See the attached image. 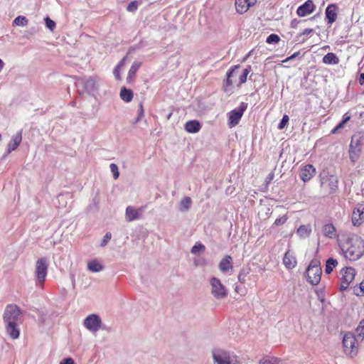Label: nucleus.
<instances>
[{"label": "nucleus", "mask_w": 364, "mask_h": 364, "mask_svg": "<svg viewBox=\"0 0 364 364\" xmlns=\"http://www.w3.org/2000/svg\"><path fill=\"white\" fill-rule=\"evenodd\" d=\"M283 262L285 267L288 269L294 268L296 264V258L291 255L289 251H287L283 258Z\"/></svg>", "instance_id": "23"}, {"label": "nucleus", "mask_w": 364, "mask_h": 364, "mask_svg": "<svg viewBox=\"0 0 364 364\" xmlns=\"http://www.w3.org/2000/svg\"><path fill=\"white\" fill-rule=\"evenodd\" d=\"M144 208H136L134 206L129 205L125 210V220L127 222H132L134 220H140L143 217Z\"/></svg>", "instance_id": "11"}, {"label": "nucleus", "mask_w": 364, "mask_h": 364, "mask_svg": "<svg viewBox=\"0 0 364 364\" xmlns=\"http://www.w3.org/2000/svg\"><path fill=\"white\" fill-rule=\"evenodd\" d=\"M110 171L113 173V177L114 179H117L119 176V173L118 171V166L115 164H111L110 166Z\"/></svg>", "instance_id": "44"}, {"label": "nucleus", "mask_w": 364, "mask_h": 364, "mask_svg": "<svg viewBox=\"0 0 364 364\" xmlns=\"http://www.w3.org/2000/svg\"><path fill=\"white\" fill-rule=\"evenodd\" d=\"M338 264V262L336 259L333 258H329L326 261L325 272L326 274H330L333 271V267H335Z\"/></svg>", "instance_id": "33"}, {"label": "nucleus", "mask_w": 364, "mask_h": 364, "mask_svg": "<svg viewBox=\"0 0 364 364\" xmlns=\"http://www.w3.org/2000/svg\"><path fill=\"white\" fill-rule=\"evenodd\" d=\"M247 107V105L245 102H241L240 107L228 112V126L232 128L239 124L244 112Z\"/></svg>", "instance_id": "8"}, {"label": "nucleus", "mask_w": 364, "mask_h": 364, "mask_svg": "<svg viewBox=\"0 0 364 364\" xmlns=\"http://www.w3.org/2000/svg\"><path fill=\"white\" fill-rule=\"evenodd\" d=\"M338 6L335 4H329L326 9V18L328 24L331 25L337 18Z\"/></svg>", "instance_id": "15"}, {"label": "nucleus", "mask_w": 364, "mask_h": 364, "mask_svg": "<svg viewBox=\"0 0 364 364\" xmlns=\"http://www.w3.org/2000/svg\"><path fill=\"white\" fill-rule=\"evenodd\" d=\"M171 116V114H169L168 116V118H170Z\"/></svg>", "instance_id": "61"}, {"label": "nucleus", "mask_w": 364, "mask_h": 364, "mask_svg": "<svg viewBox=\"0 0 364 364\" xmlns=\"http://www.w3.org/2000/svg\"><path fill=\"white\" fill-rule=\"evenodd\" d=\"M87 269L92 272H99L103 269V266L100 262L94 259L88 262Z\"/></svg>", "instance_id": "25"}, {"label": "nucleus", "mask_w": 364, "mask_h": 364, "mask_svg": "<svg viewBox=\"0 0 364 364\" xmlns=\"http://www.w3.org/2000/svg\"><path fill=\"white\" fill-rule=\"evenodd\" d=\"M252 70L251 66H247L245 69L243 70L242 73L239 77V82L237 85H240L243 83H245L247 80V75Z\"/></svg>", "instance_id": "34"}, {"label": "nucleus", "mask_w": 364, "mask_h": 364, "mask_svg": "<svg viewBox=\"0 0 364 364\" xmlns=\"http://www.w3.org/2000/svg\"><path fill=\"white\" fill-rule=\"evenodd\" d=\"M360 291L363 294H364V284H363V282H361L360 284Z\"/></svg>", "instance_id": "56"}, {"label": "nucleus", "mask_w": 364, "mask_h": 364, "mask_svg": "<svg viewBox=\"0 0 364 364\" xmlns=\"http://www.w3.org/2000/svg\"><path fill=\"white\" fill-rule=\"evenodd\" d=\"M323 63L326 65H336L339 63V59L333 53H328L323 58Z\"/></svg>", "instance_id": "24"}, {"label": "nucleus", "mask_w": 364, "mask_h": 364, "mask_svg": "<svg viewBox=\"0 0 364 364\" xmlns=\"http://www.w3.org/2000/svg\"><path fill=\"white\" fill-rule=\"evenodd\" d=\"M45 23H46V27L51 31H53L55 28V26H56L55 23L53 20H51L49 17L47 16L45 18Z\"/></svg>", "instance_id": "42"}, {"label": "nucleus", "mask_w": 364, "mask_h": 364, "mask_svg": "<svg viewBox=\"0 0 364 364\" xmlns=\"http://www.w3.org/2000/svg\"><path fill=\"white\" fill-rule=\"evenodd\" d=\"M360 342L358 341L357 336L353 333L348 332L346 333L343 339L345 353L350 356L355 355L358 351V345Z\"/></svg>", "instance_id": "5"}, {"label": "nucleus", "mask_w": 364, "mask_h": 364, "mask_svg": "<svg viewBox=\"0 0 364 364\" xmlns=\"http://www.w3.org/2000/svg\"><path fill=\"white\" fill-rule=\"evenodd\" d=\"M201 126L198 121H188L185 124V129L188 133H197L200 131Z\"/></svg>", "instance_id": "21"}, {"label": "nucleus", "mask_w": 364, "mask_h": 364, "mask_svg": "<svg viewBox=\"0 0 364 364\" xmlns=\"http://www.w3.org/2000/svg\"><path fill=\"white\" fill-rule=\"evenodd\" d=\"M323 235L329 238L336 236V228L332 224H326L323 228Z\"/></svg>", "instance_id": "30"}, {"label": "nucleus", "mask_w": 364, "mask_h": 364, "mask_svg": "<svg viewBox=\"0 0 364 364\" xmlns=\"http://www.w3.org/2000/svg\"><path fill=\"white\" fill-rule=\"evenodd\" d=\"M171 116V114H169L168 116V118H170Z\"/></svg>", "instance_id": "60"}, {"label": "nucleus", "mask_w": 364, "mask_h": 364, "mask_svg": "<svg viewBox=\"0 0 364 364\" xmlns=\"http://www.w3.org/2000/svg\"><path fill=\"white\" fill-rule=\"evenodd\" d=\"M210 284L211 286V294L216 299H223L227 296L228 290L219 279L212 277L210 280Z\"/></svg>", "instance_id": "6"}, {"label": "nucleus", "mask_w": 364, "mask_h": 364, "mask_svg": "<svg viewBox=\"0 0 364 364\" xmlns=\"http://www.w3.org/2000/svg\"><path fill=\"white\" fill-rule=\"evenodd\" d=\"M352 223L355 226H359L364 223V208L358 207L353 210Z\"/></svg>", "instance_id": "17"}, {"label": "nucleus", "mask_w": 364, "mask_h": 364, "mask_svg": "<svg viewBox=\"0 0 364 364\" xmlns=\"http://www.w3.org/2000/svg\"><path fill=\"white\" fill-rule=\"evenodd\" d=\"M341 247L345 257L351 261L360 259L364 254V240L354 234L347 235Z\"/></svg>", "instance_id": "2"}, {"label": "nucleus", "mask_w": 364, "mask_h": 364, "mask_svg": "<svg viewBox=\"0 0 364 364\" xmlns=\"http://www.w3.org/2000/svg\"><path fill=\"white\" fill-rule=\"evenodd\" d=\"M60 364H74V360L71 358L63 359Z\"/></svg>", "instance_id": "52"}, {"label": "nucleus", "mask_w": 364, "mask_h": 364, "mask_svg": "<svg viewBox=\"0 0 364 364\" xmlns=\"http://www.w3.org/2000/svg\"><path fill=\"white\" fill-rule=\"evenodd\" d=\"M114 75L117 80H121L120 73H119V68L116 67L114 70Z\"/></svg>", "instance_id": "51"}, {"label": "nucleus", "mask_w": 364, "mask_h": 364, "mask_svg": "<svg viewBox=\"0 0 364 364\" xmlns=\"http://www.w3.org/2000/svg\"><path fill=\"white\" fill-rule=\"evenodd\" d=\"M4 66V61L0 58V72L2 70Z\"/></svg>", "instance_id": "57"}, {"label": "nucleus", "mask_w": 364, "mask_h": 364, "mask_svg": "<svg viewBox=\"0 0 364 364\" xmlns=\"http://www.w3.org/2000/svg\"><path fill=\"white\" fill-rule=\"evenodd\" d=\"M120 97L123 101L129 102L133 99V92L129 89L123 87L120 91Z\"/></svg>", "instance_id": "26"}, {"label": "nucleus", "mask_w": 364, "mask_h": 364, "mask_svg": "<svg viewBox=\"0 0 364 364\" xmlns=\"http://www.w3.org/2000/svg\"><path fill=\"white\" fill-rule=\"evenodd\" d=\"M28 23V20L23 16H17L13 21V24L18 26H26Z\"/></svg>", "instance_id": "36"}, {"label": "nucleus", "mask_w": 364, "mask_h": 364, "mask_svg": "<svg viewBox=\"0 0 364 364\" xmlns=\"http://www.w3.org/2000/svg\"><path fill=\"white\" fill-rule=\"evenodd\" d=\"M102 321L97 314H90L84 320L85 327L90 331L95 333L101 327Z\"/></svg>", "instance_id": "10"}, {"label": "nucleus", "mask_w": 364, "mask_h": 364, "mask_svg": "<svg viewBox=\"0 0 364 364\" xmlns=\"http://www.w3.org/2000/svg\"><path fill=\"white\" fill-rule=\"evenodd\" d=\"M85 90L90 94H93L98 88V83L95 78L90 77L84 81Z\"/></svg>", "instance_id": "20"}, {"label": "nucleus", "mask_w": 364, "mask_h": 364, "mask_svg": "<svg viewBox=\"0 0 364 364\" xmlns=\"http://www.w3.org/2000/svg\"><path fill=\"white\" fill-rule=\"evenodd\" d=\"M355 336H357L358 341H363L364 339V318L360 321L358 326L356 328Z\"/></svg>", "instance_id": "31"}, {"label": "nucleus", "mask_w": 364, "mask_h": 364, "mask_svg": "<svg viewBox=\"0 0 364 364\" xmlns=\"http://www.w3.org/2000/svg\"><path fill=\"white\" fill-rule=\"evenodd\" d=\"M311 232V229L310 227L307 225H301L298 229L296 233L301 238L307 237L310 232Z\"/></svg>", "instance_id": "32"}, {"label": "nucleus", "mask_w": 364, "mask_h": 364, "mask_svg": "<svg viewBox=\"0 0 364 364\" xmlns=\"http://www.w3.org/2000/svg\"><path fill=\"white\" fill-rule=\"evenodd\" d=\"M300 55V52H296L294 54H292L291 56L287 58L285 60H283V63H287L292 59H294L296 57L299 56Z\"/></svg>", "instance_id": "49"}, {"label": "nucleus", "mask_w": 364, "mask_h": 364, "mask_svg": "<svg viewBox=\"0 0 364 364\" xmlns=\"http://www.w3.org/2000/svg\"><path fill=\"white\" fill-rule=\"evenodd\" d=\"M361 149H349L350 159L353 163H355L359 159Z\"/></svg>", "instance_id": "35"}, {"label": "nucleus", "mask_w": 364, "mask_h": 364, "mask_svg": "<svg viewBox=\"0 0 364 364\" xmlns=\"http://www.w3.org/2000/svg\"><path fill=\"white\" fill-rule=\"evenodd\" d=\"M139 4L140 2L139 1H132L128 4L127 10L129 12H135L138 9Z\"/></svg>", "instance_id": "39"}, {"label": "nucleus", "mask_w": 364, "mask_h": 364, "mask_svg": "<svg viewBox=\"0 0 364 364\" xmlns=\"http://www.w3.org/2000/svg\"><path fill=\"white\" fill-rule=\"evenodd\" d=\"M4 321L6 333L11 339H17L20 336L18 326L22 323V311L15 304L7 305L4 313Z\"/></svg>", "instance_id": "1"}, {"label": "nucleus", "mask_w": 364, "mask_h": 364, "mask_svg": "<svg viewBox=\"0 0 364 364\" xmlns=\"http://www.w3.org/2000/svg\"><path fill=\"white\" fill-rule=\"evenodd\" d=\"M320 264L319 259H314L306 269L307 280L312 285L318 284L321 280L322 271Z\"/></svg>", "instance_id": "4"}, {"label": "nucleus", "mask_w": 364, "mask_h": 364, "mask_svg": "<svg viewBox=\"0 0 364 364\" xmlns=\"http://www.w3.org/2000/svg\"><path fill=\"white\" fill-rule=\"evenodd\" d=\"M340 274L341 275L340 290L344 291L348 289L350 284L353 281L355 270L353 267H344L341 270Z\"/></svg>", "instance_id": "9"}, {"label": "nucleus", "mask_w": 364, "mask_h": 364, "mask_svg": "<svg viewBox=\"0 0 364 364\" xmlns=\"http://www.w3.org/2000/svg\"><path fill=\"white\" fill-rule=\"evenodd\" d=\"M213 359L214 364H242L238 356L221 349L213 351Z\"/></svg>", "instance_id": "3"}, {"label": "nucleus", "mask_w": 364, "mask_h": 364, "mask_svg": "<svg viewBox=\"0 0 364 364\" xmlns=\"http://www.w3.org/2000/svg\"><path fill=\"white\" fill-rule=\"evenodd\" d=\"M364 140L363 136L360 134H355L351 138V141L350 144V148L351 149H358L362 150V144Z\"/></svg>", "instance_id": "22"}, {"label": "nucleus", "mask_w": 364, "mask_h": 364, "mask_svg": "<svg viewBox=\"0 0 364 364\" xmlns=\"http://www.w3.org/2000/svg\"><path fill=\"white\" fill-rule=\"evenodd\" d=\"M111 237H112V234L110 232H107L104 236V238L100 244V246L105 247L107 244V242L110 240Z\"/></svg>", "instance_id": "47"}, {"label": "nucleus", "mask_w": 364, "mask_h": 364, "mask_svg": "<svg viewBox=\"0 0 364 364\" xmlns=\"http://www.w3.org/2000/svg\"><path fill=\"white\" fill-rule=\"evenodd\" d=\"M299 23V21L296 19H294L291 22V28H296L297 26V24Z\"/></svg>", "instance_id": "55"}, {"label": "nucleus", "mask_w": 364, "mask_h": 364, "mask_svg": "<svg viewBox=\"0 0 364 364\" xmlns=\"http://www.w3.org/2000/svg\"><path fill=\"white\" fill-rule=\"evenodd\" d=\"M314 32L312 28H306L304 30L302 33L299 34V36H308Z\"/></svg>", "instance_id": "50"}, {"label": "nucleus", "mask_w": 364, "mask_h": 364, "mask_svg": "<svg viewBox=\"0 0 364 364\" xmlns=\"http://www.w3.org/2000/svg\"><path fill=\"white\" fill-rule=\"evenodd\" d=\"M22 141V130H20L16 134L14 135L11 140L9 142L6 149V154L16 150Z\"/></svg>", "instance_id": "14"}, {"label": "nucleus", "mask_w": 364, "mask_h": 364, "mask_svg": "<svg viewBox=\"0 0 364 364\" xmlns=\"http://www.w3.org/2000/svg\"><path fill=\"white\" fill-rule=\"evenodd\" d=\"M280 41V38L278 35L272 33L270 34L267 38V43L269 44L277 43Z\"/></svg>", "instance_id": "41"}, {"label": "nucleus", "mask_w": 364, "mask_h": 364, "mask_svg": "<svg viewBox=\"0 0 364 364\" xmlns=\"http://www.w3.org/2000/svg\"><path fill=\"white\" fill-rule=\"evenodd\" d=\"M143 116H144L143 105L141 103H140L139 105L138 116L136 119V122H139L142 118Z\"/></svg>", "instance_id": "48"}, {"label": "nucleus", "mask_w": 364, "mask_h": 364, "mask_svg": "<svg viewBox=\"0 0 364 364\" xmlns=\"http://www.w3.org/2000/svg\"><path fill=\"white\" fill-rule=\"evenodd\" d=\"M218 268L223 273H228L230 270H232L233 268L232 257L230 255H226L219 262Z\"/></svg>", "instance_id": "18"}, {"label": "nucleus", "mask_w": 364, "mask_h": 364, "mask_svg": "<svg viewBox=\"0 0 364 364\" xmlns=\"http://www.w3.org/2000/svg\"><path fill=\"white\" fill-rule=\"evenodd\" d=\"M126 58H123L119 63L117 64L116 67L119 68L120 69L121 67H122L125 63Z\"/></svg>", "instance_id": "53"}, {"label": "nucleus", "mask_w": 364, "mask_h": 364, "mask_svg": "<svg viewBox=\"0 0 364 364\" xmlns=\"http://www.w3.org/2000/svg\"><path fill=\"white\" fill-rule=\"evenodd\" d=\"M240 68V66L239 65H234L231 67V68L227 72V80L225 82V85L227 87L231 86L234 84V82H236V81L233 80L232 78L237 75L238 70Z\"/></svg>", "instance_id": "19"}, {"label": "nucleus", "mask_w": 364, "mask_h": 364, "mask_svg": "<svg viewBox=\"0 0 364 364\" xmlns=\"http://www.w3.org/2000/svg\"><path fill=\"white\" fill-rule=\"evenodd\" d=\"M2 140V136L1 134H0V141Z\"/></svg>", "instance_id": "58"}, {"label": "nucleus", "mask_w": 364, "mask_h": 364, "mask_svg": "<svg viewBox=\"0 0 364 364\" xmlns=\"http://www.w3.org/2000/svg\"><path fill=\"white\" fill-rule=\"evenodd\" d=\"M350 119V115L348 113H346L343 117L342 121L338 123V124L332 130V133L335 134L337 131L343 127L344 124L349 121Z\"/></svg>", "instance_id": "37"}, {"label": "nucleus", "mask_w": 364, "mask_h": 364, "mask_svg": "<svg viewBox=\"0 0 364 364\" xmlns=\"http://www.w3.org/2000/svg\"><path fill=\"white\" fill-rule=\"evenodd\" d=\"M48 267V261L46 257H41L36 261L35 274L38 282H44L47 276Z\"/></svg>", "instance_id": "7"}, {"label": "nucleus", "mask_w": 364, "mask_h": 364, "mask_svg": "<svg viewBox=\"0 0 364 364\" xmlns=\"http://www.w3.org/2000/svg\"><path fill=\"white\" fill-rule=\"evenodd\" d=\"M287 219H288V217L286 215H284L277 218L276 220L274 221V224L276 226L282 225L287 222Z\"/></svg>", "instance_id": "45"}, {"label": "nucleus", "mask_w": 364, "mask_h": 364, "mask_svg": "<svg viewBox=\"0 0 364 364\" xmlns=\"http://www.w3.org/2000/svg\"><path fill=\"white\" fill-rule=\"evenodd\" d=\"M315 173V168L312 165L308 164L301 170L299 176L303 181L306 182L314 176Z\"/></svg>", "instance_id": "16"}, {"label": "nucleus", "mask_w": 364, "mask_h": 364, "mask_svg": "<svg viewBox=\"0 0 364 364\" xmlns=\"http://www.w3.org/2000/svg\"><path fill=\"white\" fill-rule=\"evenodd\" d=\"M256 0H235V8L237 13L242 14L255 4Z\"/></svg>", "instance_id": "13"}, {"label": "nucleus", "mask_w": 364, "mask_h": 364, "mask_svg": "<svg viewBox=\"0 0 364 364\" xmlns=\"http://www.w3.org/2000/svg\"><path fill=\"white\" fill-rule=\"evenodd\" d=\"M289 120V118L288 115L284 114L283 116L280 123L278 125V128L279 129H283L286 127V125L287 124Z\"/></svg>", "instance_id": "46"}, {"label": "nucleus", "mask_w": 364, "mask_h": 364, "mask_svg": "<svg viewBox=\"0 0 364 364\" xmlns=\"http://www.w3.org/2000/svg\"><path fill=\"white\" fill-rule=\"evenodd\" d=\"M249 274V271L247 269H242L239 272V274H238V280L241 282V283H245V277L246 276Z\"/></svg>", "instance_id": "43"}, {"label": "nucleus", "mask_w": 364, "mask_h": 364, "mask_svg": "<svg viewBox=\"0 0 364 364\" xmlns=\"http://www.w3.org/2000/svg\"><path fill=\"white\" fill-rule=\"evenodd\" d=\"M315 7L312 0H307L304 4L298 7L296 14L299 16L304 17L311 14L314 11Z\"/></svg>", "instance_id": "12"}, {"label": "nucleus", "mask_w": 364, "mask_h": 364, "mask_svg": "<svg viewBox=\"0 0 364 364\" xmlns=\"http://www.w3.org/2000/svg\"><path fill=\"white\" fill-rule=\"evenodd\" d=\"M326 181L328 182V186L331 190V193H334L338 188V179L334 176H329L326 179Z\"/></svg>", "instance_id": "29"}, {"label": "nucleus", "mask_w": 364, "mask_h": 364, "mask_svg": "<svg viewBox=\"0 0 364 364\" xmlns=\"http://www.w3.org/2000/svg\"><path fill=\"white\" fill-rule=\"evenodd\" d=\"M192 200L190 197L183 198L179 203V210L181 212H186L188 211L191 206Z\"/></svg>", "instance_id": "28"}, {"label": "nucleus", "mask_w": 364, "mask_h": 364, "mask_svg": "<svg viewBox=\"0 0 364 364\" xmlns=\"http://www.w3.org/2000/svg\"><path fill=\"white\" fill-rule=\"evenodd\" d=\"M279 360L277 358H272L271 359L263 358L259 360V364H277Z\"/></svg>", "instance_id": "40"}, {"label": "nucleus", "mask_w": 364, "mask_h": 364, "mask_svg": "<svg viewBox=\"0 0 364 364\" xmlns=\"http://www.w3.org/2000/svg\"><path fill=\"white\" fill-rule=\"evenodd\" d=\"M358 80H359L360 85H364V73H361L360 75V77H359Z\"/></svg>", "instance_id": "54"}, {"label": "nucleus", "mask_w": 364, "mask_h": 364, "mask_svg": "<svg viewBox=\"0 0 364 364\" xmlns=\"http://www.w3.org/2000/svg\"><path fill=\"white\" fill-rule=\"evenodd\" d=\"M140 66H141V63H139V62L133 63L132 65L131 66V68L129 70L127 77V80L129 83H130L132 82L133 77H134L135 74L136 73V72L139 70Z\"/></svg>", "instance_id": "27"}, {"label": "nucleus", "mask_w": 364, "mask_h": 364, "mask_svg": "<svg viewBox=\"0 0 364 364\" xmlns=\"http://www.w3.org/2000/svg\"><path fill=\"white\" fill-rule=\"evenodd\" d=\"M205 250V245L201 243L196 244L191 249V253L194 255H197L199 253H203Z\"/></svg>", "instance_id": "38"}, {"label": "nucleus", "mask_w": 364, "mask_h": 364, "mask_svg": "<svg viewBox=\"0 0 364 364\" xmlns=\"http://www.w3.org/2000/svg\"><path fill=\"white\" fill-rule=\"evenodd\" d=\"M171 116V114H169L168 116V118H170Z\"/></svg>", "instance_id": "59"}]
</instances>
